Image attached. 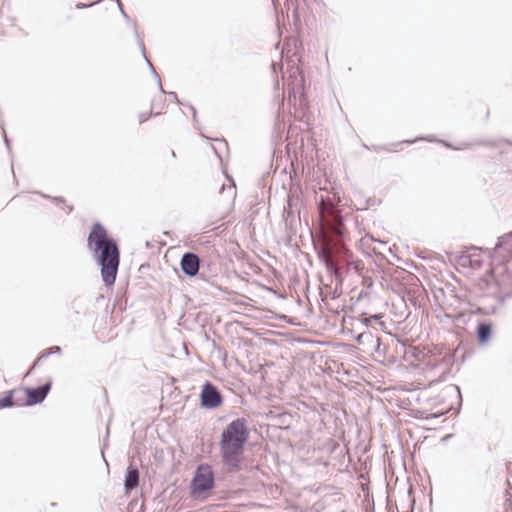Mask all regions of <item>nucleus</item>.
I'll use <instances>...</instances> for the list:
<instances>
[{
  "label": "nucleus",
  "mask_w": 512,
  "mask_h": 512,
  "mask_svg": "<svg viewBox=\"0 0 512 512\" xmlns=\"http://www.w3.org/2000/svg\"><path fill=\"white\" fill-rule=\"evenodd\" d=\"M88 247L94 251L101 266V276L107 286L115 283L119 266V251L115 241L108 237L106 229L99 223L93 226L88 236Z\"/></svg>",
  "instance_id": "nucleus-1"
},
{
  "label": "nucleus",
  "mask_w": 512,
  "mask_h": 512,
  "mask_svg": "<svg viewBox=\"0 0 512 512\" xmlns=\"http://www.w3.org/2000/svg\"><path fill=\"white\" fill-rule=\"evenodd\" d=\"M247 437V428L245 421L242 419L232 421L222 433L221 453L223 461L233 470L239 467Z\"/></svg>",
  "instance_id": "nucleus-2"
},
{
  "label": "nucleus",
  "mask_w": 512,
  "mask_h": 512,
  "mask_svg": "<svg viewBox=\"0 0 512 512\" xmlns=\"http://www.w3.org/2000/svg\"><path fill=\"white\" fill-rule=\"evenodd\" d=\"M483 282L488 293L496 297L512 295V259L502 262L493 256L492 267Z\"/></svg>",
  "instance_id": "nucleus-3"
},
{
  "label": "nucleus",
  "mask_w": 512,
  "mask_h": 512,
  "mask_svg": "<svg viewBox=\"0 0 512 512\" xmlns=\"http://www.w3.org/2000/svg\"><path fill=\"white\" fill-rule=\"evenodd\" d=\"M213 474L209 466L201 465L197 469L193 479L192 488L194 493H201L213 487Z\"/></svg>",
  "instance_id": "nucleus-4"
},
{
  "label": "nucleus",
  "mask_w": 512,
  "mask_h": 512,
  "mask_svg": "<svg viewBox=\"0 0 512 512\" xmlns=\"http://www.w3.org/2000/svg\"><path fill=\"white\" fill-rule=\"evenodd\" d=\"M201 405L207 409H214L221 405L222 396L211 383H206L200 394Z\"/></svg>",
  "instance_id": "nucleus-5"
},
{
  "label": "nucleus",
  "mask_w": 512,
  "mask_h": 512,
  "mask_svg": "<svg viewBox=\"0 0 512 512\" xmlns=\"http://www.w3.org/2000/svg\"><path fill=\"white\" fill-rule=\"evenodd\" d=\"M51 389V384L46 383L42 387L32 389V388H26L25 393L27 395V401L26 405L31 406L35 404L41 403L47 396Z\"/></svg>",
  "instance_id": "nucleus-6"
},
{
  "label": "nucleus",
  "mask_w": 512,
  "mask_h": 512,
  "mask_svg": "<svg viewBox=\"0 0 512 512\" xmlns=\"http://www.w3.org/2000/svg\"><path fill=\"white\" fill-rule=\"evenodd\" d=\"M200 260L194 253H185L181 259L182 271L190 277L195 276L199 271Z\"/></svg>",
  "instance_id": "nucleus-7"
},
{
  "label": "nucleus",
  "mask_w": 512,
  "mask_h": 512,
  "mask_svg": "<svg viewBox=\"0 0 512 512\" xmlns=\"http://www.w3.org/2000/svg\"><path fill=\"white\" fill-rule=\"evenodd\" d=\"M460 264L462 266H469L473 269H479L482 266V258L480 255V250L477 248H474L466 255L461 256Z\"/></svg>",
  "instance_id": "nucleus-8"
},
{
  "label": "nucleus",
  "mask_w": 512,
  "mask_h": 512,
  "mask_svg": "<svg viewBox=\"0 0 512 512\" xmlns=\"http://www.w3.org/2000/svg\"><path fill=\"white\" fill-rule=\"evenodd\" d=\"M139 484V472L136 467L129 465L125 476V488L126 490H133Z\"/></svg>",
  "instance_id": "nucleus-9"
},
{
  "label": "nucleus",
  "mask_w": 512,
  "mask_h": 512,
  "mask_svg": "<svg viewBox=\"0 0 512 512\" xmlns=\"http://www.w3.org/2000/svg\"><path fill=\"white\" fill-rule=\"evenodd\" d=\"M491 335V327L488 324H480L477 329L478 340L482 343L489 340Z\"/></svg>",
  "instance_id": "nucleus-10"
},
{
  "label": "nucleus",
  "mask_w": 512,
  "mask_h": 512,
  "mask_svg": "<svg viewBox=\"0 0 512 512\" xmlns=\"http://www.w3.org/2000/svg\"><path fill=\"white\" fill-rule=\"evenodd\" d=\"M511 238H512V232L510 234L500 237L498 239V242H497L495 248H494V253L496 254L501 248L508 245Z\"/></svg>",
  "instance_id": "nucleus-11"
},
{
  "label": "nucleus",
  "mask_w": 512,
  "mask_h": 512,
  "mask_svg": "<svg viewBox=\"0 0 512 512\" xmlns=\"http://www.w3.org/2000/svg\"><path fill=\"white\" fill-rule=\"evenodd\" d=\"M13 405V401H12V395L9 394L7 396H5L4 398L0 399V407L4 408V407H9V406H12Z\"/></svg>",
  "instance_id": "nucleus-12"
},
{
  "label": "nucleus",
  "mask_w": 512,
  "mask_h": 512,
  "mask_svg": "<svg viewBox=\"0 0 512 512\" xmlns=\"http://www.w3.org/2000/svg\"><path fill=\"white\" fill-rule=\"evenodd\" d=\"M60 352H61V348L59 346H54L45 355H49L52 353H60Z\"/></svg>",
  "instance_id": "nucleus-13"
},
{
  "label": "nucleus",
  "mask_w": 512,
  "mask_h": 512,
  "mask_svg": "<svg viewBox=\"0 0 512 512\" xmlns=\"http://www.w3.org/2000/svg\"><path fill=\"white\" fill-rule=\"evenodd\" d=\"M95 3H96V2H93V3H91V4H83V3H79V4H77V5H76V8H77V9L87 8V7H90V6L94 5Z\"/></svg>",
  "instance_id": "nucleus-14"
},
{
  "label": "nucleus",
  "mask_w": 512,
  "mask_h": 512,
  "mask_svg": "<svg viewBox=\"0 0 512 512\" xmlns=\"http://www.w3.org/2000/svg\"><path fill=\"white\" fill-rule=\"evenodd\" d=\"M117 2H118V6H119V9H120V11H121L122 15H123L125 18H127V15H126L125 11L123 10V7H122V4H121L120 0H117Z\"/></svg>",
  "instance_id": "nucleus-15"
},
{
  "label": "nucleus",
  "mask_w": 512,
  "mask_h": 512,
  "mask_svg": "<svg viewBox=\"0 0 512 512\" xmlns=\"http://www.w3.org/2000/svg\"><path fill=\"white\" fill-rule=\"evenodd\" d=\"M325 262H326L327 267H329V266H332V265H333V263H332V259H331V257H330V256H326V258H325Z\"/></svg>",
  "instance_id": "nucleus-16"
},
{
  "label": "nucleus",
  "mask_w": 512,
  "mask_h": 512,
  "mask_svg": "<svg viewBox=\"0 0 512 512\" xmlns=\"http://www.w3.org/2000/svg\"><path fill=\"white\" fill-rule=\"evenodd\" d=\"M146 61H147L148 65L150 66L151 70L153 71V73H154L156 76H158V75H157V73H156V71H155V69H154V67H153V65H152V63H151L147 58H146Z\"/></svg>",
  "instance_id": "nucleus-17"
},
{
  "label": "nucleus",
  "mask_w": 512,
  "mask_h": 512,
  "mask_svg": "<svg viewBox=\"0 0 512 512\" xmlns=\"http://www.w3.org/2000/svg\"><path fill=\"white\" fill-rule=\"evenodd\" d=\"M365 334L364 333H361L357 336V342L358 343H361L362 342V339L364 338Z\"/></svg>",
  "instance_id": "nucleus-18"
},
{
  "label": "nucleus",
  "mask_w": 512,
  "mask_h": 512,
  "mask_svg": "<svg viewBox=\"0 0 512 512\" xmlns=\"http://www.w3.org/2000/svg\"><path fill=\"white\" fill-rule=\"evenodd\" d=\"M370 321H371V318H364V320H363V322H364V324H365L366 326H368V325H369Z\"/></svg>",
  "instance_id": "nucleus-19"
},
{
  "label": "nucleus",
  "mask_w": 512,
  "mask_h": 512,
  "mask_svg": "<svg viewBox=\"0 0 512 512\" xmlns=\"http://www.w3.org/2000/svg\"><path fill=\"white\" fill-rule=\"evenodd\" d=\"M288 208L289 209L292 208V198L291 197L288 198Z\"/></svg>",
  "instance_id": "nucleus-20"
},
{
  "label": "nucleus",
  "mask_w": 512,
  "mask_h": 512,
  "mask_svg": "<svg viewBox=\"0 0 512 512\" xmlns=\"http://www.w3.org/2000/svg\"><path fill=\"white\" fill-rule=\"evenodd\" d=\"M170 96L172 97V99H177V95H176V93H174V92H171V93H170Z\"/></svg>",
  "instance_id": "nucleus-21"
},
{
  "label": "nucleus",
  "mask_w": 512,
  "mask_h": 512,
  "mask_svg": "<svg viewBox=\"0 0 512 512\" xmlns=\"http://www.w3.org/2000/svg\"><path fill=\"white\" fill-rule=\"evenodd\" d=\"M140 45H141L142 50L144 51V45H143V42H140Z\"/></svg>",
  "instance_id": "nucleus-22"
},
{
  "label": "nucleus",
  "mask_w": 512,
  "mask_h": 512,
  "mask_svg": "<svg viewBox=\"0 0 512 512\" xmlns=\"http://www.w3.org/2000/svg\"><path fill=\"white\" fill-rule=\"evenodd\" d=\"M5 143L8 146V139H7V137H5Z\"/></svg>",
  "instance_id": "nucleus-23"
},
{
  "label": "nucleus",
  "mask_w": 512,
  "mask_h": 512,
  "mask_svg": "<svg viewBox=\"0 0 512 512\" xmlns=\"http://www.w3.org/2000/svg\"><path fill=\"white\" fill-rule=\"evenodd\" d=\"M372 318H374V319H378V318H379V316L374 315Z\"/></svg>",
  "instance_id": "nucleus-24"
}]
</instances>
